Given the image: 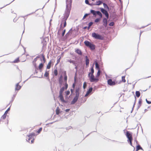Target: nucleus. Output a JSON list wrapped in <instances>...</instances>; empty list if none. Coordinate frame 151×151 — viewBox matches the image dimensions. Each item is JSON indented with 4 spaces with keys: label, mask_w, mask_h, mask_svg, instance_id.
<instances>
[{
    "label": "nucleus",
    "mask_w": 151,
    "mask_h": 151,
    "mask_svg": "<svg viewBox=\"0 0 151 151\" xmlns=\"http://www.w3.org/2000/svg\"><path fill=\"white\" fill-rule=\"evenodd\" d=\"M54 73L55 76H57L58 74V71L57 69H55L54 70Z\"/></svg>",
    "instance_id": "nucleus-35"
},
{
    "label": "nucleus",
    "mask_w": 151,
    "mask_h": 151,
    "mask_svg": "<svg viewBox=\"0 0 151 151\" xmlns=\"http://www.w3.org/2000/svg\"><path fill=\"white\" fill-rule=\"evenodd\" d=\"M141 149H142V148L141 147L140 145H138L136 147V150L137 151Z\"/></svg>",
    "instance_id": "nucleus-34"
},
{
    "label": "nucleus",
    "mask_w": 151,
    "mask_h": 151,
    "mask_svg": "<svg viewBox=\"0 0 151 151\" xmlns=\"http://www.w3.org/2000/svg\"><path fill=\"white\" fill-rule=\"evenodd\" d=\"M51 63L52 61L51 60H50L48 63L46 67L47 69H50V68Z\"/></svg>",
    "instance_id": "nucleus-15"
},
{
    "label": "nucleus",
    "mask_w": 151,
    "mask_h": 151,
    "mask_svg": "<svg viewBox=\"0 0 151 151\" xmlns=\"http://www.w3.org/2000/svg\"><path fill=\"white\" fill-rule=\"evenodd\" d=\"M75 52L80 55H81L82 54L81 51L79 49H76Z\"/></svg>",
    "instance_id": "nucleus-14"
},
{
    "label": "nucleus",
    "mask_w": 151,
    "mask_h": 151,
    "mask_svg": "<svg viewBox=\"0 0 151 151\" xmlns=\"http://www.w3.org/2000/svg\"><path fill=\"white\" fill-rule=\"evenodd\" d=\"M93 22H90L88 24V29H89L90 27L93 24Z\"/></svg>",
    "instance_id": "nucleus-42"
},
{
    "label": "nucleus",
    "mask_w": 151,
    "mask_h": 151,
    "mask_svg": "<svg viewBox=\"0 0 151 151\" xmlns=\"http://www.w3.org/2000/svg\"><path fill=\"white\" fill-rule=\"evenodd\" d=\"M125 76H122V81L124 83H125L126 82V81L125 79Z\"/></svg>",
    "instance_id": "nucleus-39"
},
{
    "label": "nucleus",
    "mask_w": 151,
    "mask_h": 151,
    "mask_svg": "<svg viewBox=\"0 0 151 151\" xmlns=\"http://www.w3.org/2000/svg\"><path fill=\"white\" fill-rule=\"evenodd\" d=\"M88 77L90 81L91 82H94L95 83L99 81V78H97V76L95 77L93 74L88 75Z\"/></svg>",
    "instance_id": "nucleus-3"
},
{
    "label": "nucleus",
    "mask_w": 151,
    "mask_h": 151,
    "mask_svg": "<svg viewBox=\"0 0 151 151\" xmlns=\"http://www.w3.org/2000/svg\"><path fill=\"white\" fill-rule=\"evenodd\" d=\"M103 25L104 26H106L107 25V19L105 18H104L103 20Z\"/></svg>",
    "instance_id": "nucleus-16"
},
{
    "label": "nucleus",
    "mask_w": 151,
    "mask_h": 151,
    "mask_svg": "<svg viewBox=\"0 0 151 151\" xmlns=\"http://www.w3.org/2000/svg\"><path fill=\"white\" fill-rule=\"evenodd\" d=\"M66 21H65L64 19H63L60 23L59 30H61L62 29L65 27L66 26Z\"/></svg>",
    "instance_id": "nucleus-5"
},
{
    "label": "nucleus",
    "mask_w": 151,
    "mask_h": 151,
    "mask_svg": "<svg viewBox=\"0 0 151 151\" xmlns=\"http://www.w3.org/2000/svg\"><path fill=\"white\" fill-rule=\"evenodd\" d=\"M126 136L127 138L128 142H130L131 145H132V135L130 132L127 131L126 132Z\"/></svg>",
    "instance_id": "nucleus-4"
},
{
    "label": "nucleus",
    "mask_w": 151,
    "mask_h": 151,
    "mask_svg": "<svg viewBox=\"0 0 151 151\" xmlns=\"http://www.w3.org/2000/svg\"><path fill=\"white\" fill-rule=\"evenodd\" d=\"M38 70V68H36L35 71L36 73H38V71H37Z\"/></svg>",
    "instance_id": "nucleus-55"
},
{
    "label": "nucleus",
    "mask_w": 151,
    "mask_h": 151,
    "mask_svg": "<svg viewBox=\"0 0 151 151\" xmlns=\"http://www.w3.org/2000/svg\"><path fill=\"white\" fill-rule=\"evenodd\" d=\"M17 18H15L14 19V20H13V21H14V22H16L17 21Z\"/></svg>",
    "instance_id": "nucleus-53"
},
{
    "label": "nucleus",
    "mask_w": 151,
    "mask_h": 151,
    "mask_svg": "<svg viewBox=\"0 0 151 151\" xmlns=\"http://www.w3.org/2000/svg\"><path fill=\"white\" fill-rule=\"evenodd\" d=\"M100 69H99V70H98V71L97 72V75L96 76H97V78H98L99 77V76L100 75Z\"/></svg>",
    "instance_id": "nucleus-38"
},
{
    "label": "nucleus",
    "mask_w": 151,
    "mask_h": 151,
    "mask_svg": "<svg viewBox=\"0 0 151 151\" xmlns=\"http://www.w3.org/2000/svg\"><path fill=\"white\" fill-rule=\"evenodd\" d=\"M101 3H102V2L100 1H97L96 2V3L95 5H99L100 4H101Z\"/></svg>",
    "instance_id": "nucleus-32"
},
{
    "label": "nucleus",
    "mask_w": 151,
    "mask_h": 151,
    "mask_svg": "<svg viewBox=\"0 0 151 151\" xmlns=\"http://www.w3.org/2000/svg\"><path fill=\"white\" fill-rule=\"evenodd\" d=\"M72 87L73 88H74L75 87V82L73 84Z\"/></svg>",
    "instance_id": "nucleus-54"
},
{
    "label": "nucleus",
    "mask_w": 151,
    "mask_h": 151,
    "mask_svg": "<svg viewBox=\"0 0 151 151\" xmlns=\"http://www.w3.org/2000/svg\"><path fill=\"white\" fill-rule=\"evenodd\" d=\"M43 64L42 63H41L39 65V66L38 67L39 69L40 70H41V69H42V68H43Z\"/></svg>",
    "instance_id": "nucleus-26"
},
{
    "label": "nucleus",
    "mask_w": 151,
    "mask_h": 151,
    "mask_svg": "<svg viewBox=\"0 0 151 151\" xmlns=\"http://www.w3.org/2000/svg\"><path fill=\"white\" fill-rule=\"evenodd\" d=\"M70 91H71V92L72 93L73 92V90L72 89H71V90H70Z\"/></svg>",
    "instance_id": "nucleus-58"
},
{
    "label": "nucleus",
    "mask_w": 151,
    "mask_h": 151,
    "mask_svg": "<svg viewBox=\"0 0 151 151\" xmlns=\"http://www.w3.org/2000/svg\"><path fill=\"white\" fill-rule=\"evenodd\" d=\"M64 80L65 81V82H67V76L66 75V71L64 72Z\"/></svg>",
    "instance_id": "nucleus-19"
},
{
    "label": "nucleus",
    "mask_w": 151,
    "mask_h": 151,
    "mask_svg": "<svg viewBox=\"0 0 151 151\" xmlns=\"http://www.w3.org/2000/svg\"><path fill=\"white\" fill-rule=\"evenodd\" d=\"M92 36L93 37L95 38V39L100 40L102 39L101 36L99 34H96L95 33H92Z\"/></svg>",
    "instance_id": "nucleus-7"
},
{
    "label": "nucleus",
    "mask_w": 151,
    "mask_h": 151,
    "mask_svg": "<svg viewBox=\"0 0 151 151\" xmlns=\"http://www.w3.org/2000/svg\"><path fill=\"white\" fill-rule=\"evenodd\" d=\"M60 109L59 107H58L57 108H56V110H55V112L56 114L57 115H58L60 113Z\"/></svg>",
    "instance_id": "nucleus-21"
},
{
    "label": "nucleus",
    "mask_w": 151,
    "mask_h": 151,
    "mask_svg": "<svg viewBox=\"0 0 151 151\" xmlns=\"http://www.w3.org/2000/svg\"><path fill=\"white\" fill-rule=\"evenodd\" d=\"M60 62V60L58 59L57 60V63H58Z\"/></svg>",
    "instance_id": "nucleus-59"
},
{
    "label": "nucleus",
    "mask_w": 151,
    "mask_h": 151,
    "mask_svg": "<svg viewBox=\"0 0 151 151\" xmlns=\"http://www.w3.org/2000/svg\"><path fill=\"white\" fill-rule=\"evenodd\" d=\"M147 102L148 104L151 103V97H150L149 99H146Z\"/></svg>",
    "instance_id": "nucleus-23"
},
{
    "label": "nucleus",
    "mask_w": 151,
    "mask_h": 151,
    "mask_svg": "<svg viewBox=\"0 0 151 151\" xmlns=\"http://www.w3.org/2000/svg\"><path fill=\"white\" fill-rule=\"evenodd\" d=\"M63 76L61 75L59 79V82L60 84H61L62 82Z\"/></svg>",
    "instance_id": "nucleus-28"
},
{
    "label": "nucleus",
    "mask_w": 151,
    "mask_h": 151,
    "mask_svg": "<svg viewBox=\"0 0 151 151\" xmlns=\"http://www.w3.org/2000/svg\"><path fill=\"white\" fill-rule=\"evenodd\" d=\"M72 0H67L66 1V9L64 14V17L63 19L66 21L68 18L70 11L71 8V3Z\"/></svg>",
    "instance_id": "nucleus-1"
},
{
    "label": "nucleus",
    "mask_w": 151,
    "mask_h": 151,
    "mask_svg": "<svg viewBox=\"0 0 151 151\" xmlns=\"http://www.w3.org/2000/svg\"><path fill=\"white\" fill-rule=\"evenodd\" d=\"M93 90V88L92 87H91L87 91L86 94L85 95V96L86 97Z\"/></svg>",
    "instance_id": "nucleus-11"
},
{
    "label": "nucleus",
    "mask_w": 151,
    "mask_h": 151,
    "mask_svg": "<svg viewBox=\"0 0 151 151\" xmlns=\"http://www.w3.org/2000/svg\"><path fill=\"white\" fill-rule=\"evenodd\" d=\"M91 13L92 14L94 15H96V11L93 10H91Z\"/></svg>",
    "instance_id": "nucleus-30"
},
{
    "label": "nucleus",
    "mask_w": 151,
    "mask_h": 151,
    "mask_svg": "<svg viewBox=\"0 0 151 151\" xmlns=\"http://www.w3.org/2000/svg\"><path fill=\"white\" fill-rule=\"evenodd\" d=\"M6 115H7V114L4 113V115H3L1 117V119H0V121H1V120L4 119H5V118L6 117Z\"/></svg>",
    "instance_id": "nucleus-24"
},
{
    "label": "nucleus",
    "mask_w": 151,
    "mask_h": 151,
    "mask_svg": "<svg viewBox=\"0 0 151 151\" xmlns=\"http://www.w3.org/2000/svg\"><path fill=\"white\" fill-rule=\"evenodd\" d=\"M10 110V108H9L5 112L4 114H7L8 111Z\"/></svg>",
    "instance_id": "nucleus-46"
},
{
    "label": "nucleus",
    "mask_w": 151,
    "mask_h": 151,
    "mask_svg": "<svg viewBox=\"0 0 151 151\" xmlns=\"http://www.w3.org/2000/svg\"><path fill=\"white\" fill-rule=\"evenodd\" d=\"M79 96H76L74 98L73 100L71 102V104H75L77 101Z\"/></svg>",
    "instance_id": "nucleus-10"
},
{
    "label": "nucleus",
    "mask_w": 151,
    "mask_h": 151,
    "mask_svg": "<svg viewBox=\"0 0 151 151\" xmlns=\"http://www.w3.org/2000/svg\"><path fill=\"white\" fill-rule=\"evenodd\" d=\"M79 88H77L76 90V96H79Z\"/></svg>",
    "instance_id": "nucleus-20"
},
{
    "label": "nucleus",
    "mask_w": 151,
    "mask_h": 151,
    "mask_svg": "<svg viewBox=\"0 0 151 151\" xmlns=\"http://www.w3.org/2000/svg\"><path fill=\"white\" fill-rule=\"evenodd\" d=\"M87 86V84L86 82H84L83 84V88L84 89L86 88Z\"/></svg>",
    "instance_id": "nucleus-40"
},
{
    "label": "nucleus",
    "mask_w": 151,
    "mask_h": 151,
    "mask_svg": "<svg viewBox=\"0 0 151 151\" xmlns=\"http://www.w3.org/2000/svg\"><path fill=\"white\" fill-rule=\"evenodd\" d=\"M42 128H40L37 131V132L38 134L40 133V132H41V131L42 130Z\"/></svg>",
    "instance_id": "nucleus-43"
},
{
    "label": "nucleus",
    "mask_w": 151,
    "mask_h": 151,
    "mask_svg": "<svg viewBox=\"0 0 151 151\" xmlns=\"http://www.w3.org/2000/svg\"><path fill=\"white\" fill-rule=\"evenodd\" d=\"M19 62V58H17L16 59H15L14 61H13V62L14 63H18Z\"/></svg>",
    "instance_id": "nucleus-36"
},
{
    "label": "nucleus",
    "mask_w": 151,
    "mask_h": 151,
    "mask_svg": "<svg viewBox=\"0 0 151 151\" xmlns=\"http://www.w3.org/2000/svg\"><path fill=\"white\" fill-rule=\"evenodd\" d=\"M41 56L43 60L44 61V63H45V56H44V54H42Z\"/></svg>",
    "instance_id": "nucleus-41"
},
{
    "label": "nucleus",
    "mask_w": 151,
    "mask_h": 151,
    "mask_svg": "<svg viewBox=\"0 0 151 151\" xmlns=\"http://www.w3.org/2000/svg\"><path fill=\"white\" fill-rule=\"evenodd\" d=\"M35 133H32L30 134L29 135L27 136V141L28 142H30L29 141L31 139L33 138V137L35 136Z\"/></svg>",
    "instance_id": "nucleus-8"
},
{
    "label": "nucleus",
    "mask_w": 151,
    "mask_h": 151,
    "mask_svg": "<svg viewBox=\"0 0 151 151\" xmlns=\"http://www.w3.org/2000/svg\"><path fill=\"white\" fill-rule=\"evenodd\" d=\"M66 93L67 95H68L70 93V91H68L66 92Z\"/></svg>",
    "instance_id": "nucleus-48"
},
{
    "label": "nucleus",
    "mask_w": 151,
    "mask_h": 151,
    "mask_svg": "<svg viewBox=\"0 0 151 151\" xmlns=\"http://www.w3.org/2000/svg\"><path fill=\"white\" fill-rule=\"evenodd\" d=\"M96 14L100 16V18H101L102 17V14L100 11H96Z\"/></svg>",
    "instance_id": "nucleus-22"
},
{
    "label": "nucleus",
    "mask_w": 151,
    "mask_h": 151,
    "mask_svg": "<svg viewBox=\"0 0 151 151\" xmlns=\"http://www.w3.org/2000/svg\"><path fill=\"white\" fill-rule=\"evenodd\" d=\"M94 73V70L93 69V66H92L91 68V72H90L89 73L88 75H91L93 74Z\"/></svg>",
    "instance_id": "nucleus-17"
},
{
    "label": "nucleus",
    "mask_w": 151,
    "mask_h": 151,
    "mask_svg": "<svg viewBox=\"0 0 151 151\" xmlns=\"http://www.w3.org/2000/svg\"><path fill=\"white\" fill-rule=\"evenodd\" d=\"M85 58L86 65L87 67L89 64V60L87 56H86Z\"/></svg>",
    "instance_id": "nucleus-13"
},
{
    "label": "nucleus",
    "mask_w": 151,
    "mask_h": 151,
    "mask_svg": "<svg viewBox=\"0 0 151 151\" xmlns=\"http://www.w3.org/2000/svg\"><path fill=\"white\" fill-rule=\"evenodd\" d=\"M34 139L33 138L32 139V140H31V143H34Z\"/></svg>",
    "instance_id": "nucleus-52"
},
{
    "label": "nucleus",
    "mask_w": 151,
    "mask_h": 151,
    "mask_svg": "<svg viewBox=\"0 0 151 151\" xmlns=\"http://www.w3.org/2000/svg\"><path fill=\"white\" fill-rule=\"evenodd\" d=\"M59 97L60 101L63 102H65L62 94H59Z\"/></svg>",
    "instance_id": "nucleus-12"
},
{
    "label": "nucleus",
    "mask_w": 151,
    "mask_h": 151,
    "mask_svg": "<svg viewBox=\"0 0 151 151\" xmlns=\"http://www.w3.org/2000/svg\"><path fill=\"white\" fill-rule=\"evenodd\" d=\"M142 101L141 99H139L138 101V107H139L141 105Z\"/></svg>",
    "instance_id": "nucleus-33"
},
{
    "label": "nucleus",
    "mask_w": 151,
    "mask_h": 151,
    "mask_svg": "<svg viewBox=\"0 0 151 151\" xmlns=\"http://www.w3.org/2000/svg\"><path fill=\"white\" fill-rule=\"evenodd\" d=\"M69 62L70 63H73V64H74V61H72V60H69Z\"/></svg>",
    "instance_id": "nucleus-50"
},
{
    "label": "nucleus",
    "mask_w": 151,
    "mask_h": 151,
    "mask_svg": "<svg viewBox=\"0 0 151 151\" xmlns=\"http://www.w3.org/2000/svg\"><path fill=\"white\" fill-rule=\"evenodd\" d=\"M70 109H67L65 110V111L66 112H68L70 111Z\"/></svg>",
    "instance_id": "nucleus-56"
},
{
    "label": "nucleus",
    "mask_w": 151,
    "mask_h": 151,
    "mask_svg": "<svg viewBox=\"0 0 151 151\" xmlns=\"http://www.w3.org/2000/svg\"><path fill=\"white\" fill-rule=\"evenodd\" d=\"M21 86L19 85V83H17L15 87V90H19L20 89Z\"/></svg>",
    "instance_id": "nucleus-18"
},
{
    "label": "nucleus",
    "mask_w": 151,
    "mask_h": 151,
    "mask_svg": "<svg viewBox=\"0 0 151 151\" xmlns=\"http://www.w3.org/2000/svg\"><path fill=\"white\" fill-rule=\"evenodd\" d=\"M64 89L65 88L64 87H62L61 88L59 92V94H62L63 91L64 90Z\"/></svg>",
    "instance_id": "nucleus-27"
},
{
    "label": "nucleus",
    "mask_w": 151,
    "mask_h": 151,
    "mask_svg": "<svg viewBox=\"0 0 151 151\" xmlns=\"http://www.w3.org/2000/svg\"><path fill=\"white\" fill-rule=\"evenodd\" d=\"M114 22H112L109 23V25L110 26H112L114 25Z\"/></svg>",
    "instance_id": "nucleus-45"
},
{
    "label": "nucleus",
    "mask_w": 151,
    "mask_h": 151,
    "mask_svg": "<svg viewBox=\"0 0 151 151\" xmlns=\"http://www.w3.org/2000/svg\"><path fill=\"white\" fill-rule=\"evenodd\" d=\"M65 89H66L68 87V84L67 83V82H65Z\"/></svg>",
    "instance_id": "nucleus-44"
},
{
    "label": "nucleus",
    "mask_w": 151,
    "mask_h": 151,
    "mask_svg": "<svg viewBox=\"0 0 151 151\" xmlns=\"http://www.w3.org/2000/svg\"><path fill=\"white\" fill-rule=\"evenodd\" d=\"M84 43L86 46L89 47L91 50H93L95 49V45L91 43L88 41L87 40L85 41L84 42Z\"/></svg>",
    "instance_id": "nucleus-2"
},
{
    "label": "nucleus",
    "mask_w": 151,
    "mask_h": 151,
    "mask_svg": "<svg viewBox=\"0 0 151 151\" xmlns=\"http://www.w3.org/2000/svg\"><path fill=\"white\" fill-rule=\"evenodd\" d=\"M104 6H106L107 7H108V6H107L106 5V4H105V3H104Z\"/></svg>",
    "instance_id": "nucleus-57"
},
{
    "label": "nucleus",
    "mask_w": 151,
    "mask_h": 151,
    "mask_svg": "<svg viewBox=\"0 0 151 151\" xmlns=\"http://www.w3.org/2000/svg\"><path fill=\"white\" fill-rule=\"evenodd\" d=\"M65 30L64 29L62 33V36H63L64 35H65Z\"/></svg>",
    "instance_id": "nucleus-51"
},
{
    "label": "nucleus",
    "mask_w": 151,
    "mask_h": 151,
    "mask_svg": "<svg viewBox=\"0 0 151 151\" xmlns=\"http://www.w3.org/2000/svg\"><path fill=\"white\" fill-rule=\"evenodd\" d=\"M49 75V71H46L45 72V73L44 75V76L46 77H47Z\"/></svg>",
    "instance_id": "nucleus-29"
},
{
    "label": "nucleus",
    "mask_w": 151,
    "mask_h": 151,
    "mask_svg": "<svg viewBox=\"0 0 151 151\" xmlns=\"http://www.w3.org/2000/svg\"><path fill=\"white\" fill-rule=\"evenodd\" d=\"M101 11L103 14L105 15L106 17H107V18H108L109 14L107 11L103 9H101Z\"/></svg>",
    "instance_id": "nucleus-9"
},
{
    "label": "nucleus",
    "mask_w": 151,
    "mask_h": 151,
    "mask_svg": "<svg viewBox=\"0 0 151 151\" xmlns=\"http://www.w3.org/2000/svg\"><path fill=\"white\" fill-rule=\"evenodd\" d=\"M117 82H116L114 81H112L111 79H110L107 81L108 84L110 86H113L115 85Z\"/></svg>",
    "instance_id": "nucleus-6"
},
{
    "label": "nucleus",
    "mask_w": 151,
    "mask_h": 151,
    "mask_svg": "<svg viewBox=\"0 0 151 151\" xmlns=\"http://www.w3.org/2000/svg\"><path fill=\"white\" fill-rule=\"evenodd\" d=\"M95 66H96V69H97L98 70H99V69H100L99 65L98 63L97 62H96Z\"/></svg>",
    "instance_id": "nucleus-31"
},
{
    "label": "nucleus",
    "mask_w": 151,
    "mask_h": 151,
    "mask_svg": "<svg viewBox=\"0 0 151 151\" xmlns=\"http://www.w3.org/2000/svg\"><path fill=\"white\" fill-rule=\"evenodd\" d=\"M136 96L138 98L140 96V93L139 91H136L135 92Z\"/></svg>",
    "instance_id": "nucleus-25"
},
{
    "label": "nucleus",
    "mask_w": 151,
    "mask_h": 151,
    "mask_svg": "<svg viewBox=\"0 0 151 151\" xmlns=\"http://www.w3.org/2000/svg\"><path fill=\"white\" fill-rule=\"evenodd\" d=\"M101 18H97L95 19L94 22L96 23H97V22H99L101 20Z\"/></svg>",
    "instance_id": "nucleus-37"
},
{
    "label": "nucleus",
    "mask_w": 151,
    "mask_h": 151,
    "mask_svg": "<svg viewBox=\"0 0 151 151\" xmlns=\"http://www.w3.org/2000/svg\"><path fill=\"white\" fill-rule=\"evenodd\" d=\"M88 15V14H86L84 15V16L83 17V19H85L86 17Z\"/></svg>",
    "instance_id": "nucleus-49"
},
{
    "label": "nucleus",
    "mask_w": 151,
    "mask_h": 151,
    "mask_svg": "<svg viewBox=\"0 0 151 151\" xmlns=\"http://www.w3.org/2000/svg\"><path fill=\"white\" fill-rule=\"evenodd\" d=\"M85 2L86 4L90 5L88 0H85Z\"/></svg>",
    "instance_id": "nucleus-47"
}]
</instances>
